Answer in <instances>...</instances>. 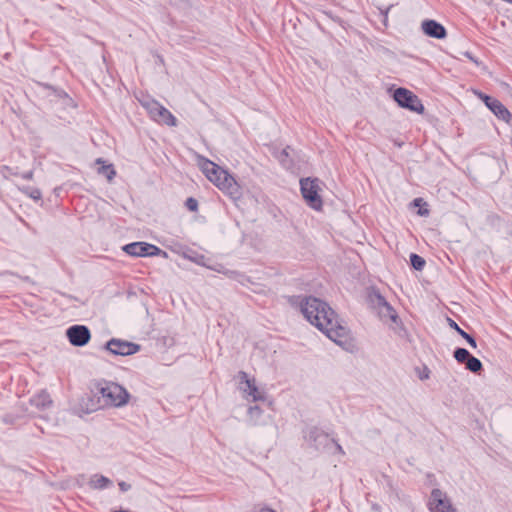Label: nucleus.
I'll return each mask as SVG.
<instances>
[{
    "mask_svg": "<svg viewBox=\"0 0 512 512\" xmlns=\"http://www.w3.org/2000/svg\"><path fill=\"white\" fill-rule=\"evenodd\" d=\"M304 317L329 339L343 348L349 344V330L341 325L334 310L324 301L315 297H306L301 303Z\"/></svg>",
    "mask_w": 512,
    "mask_h": 512,
    "instance_id": "obj_1",
    "label": "nucleus"
},
{
    "mask_svg": "<svg viewBox=\"0 0 512 512\" xmlns=\"http://www.w3.org/2000/svg\"><path fill=\"white\" fill-rule=\"evenodd\" d=\"M201 167L207 178L219 189L225 191L233 198L240 197V186L226 170L209 160H205Z\"/></svg>",
    "mask_w": 512,
    "mask_h": 512,
    "instance_id": "obj_2",
    "label": "nucleus"
},
{
    "mask_svg": "<svg viewBox=\"0 0 512 512\" xmlns=\"http://www.w3.org/2000/svg\"><path fill=\"white\" fill-rule=\"evenodd\" d=\"M99 393L106 405L115 407L125 405L129 398L126 389L114 382H105L99 388Z\"/></svg>",
    "mask_w": 512,
    "mask_h": 512,
    "instance_id": "obj_3",
    "label": "nucleus"
},
{
    "mask_svg": "<svg viewBox=\"0 0 512 512\" xmlns=\"http://www.w3.org/2000/svg\"><path fill=\"white\" fill-rule=\"evenodd\" d=\"M393 98L402 108L408 109L418 114L424 113L425 108L419 97L406 88L396 89Z\"/></svg>",
    "mask_w": 512,
    "mask_h": 512,
    "instance_id": "obj_4",
    "label": "nucleus"
},
{
    "mask_svg": "<svg viewBox=\"0 0 512 512\" xmlns=\"http://www.w3.org/2000/svg\"><path fill=\"white\" fill-rule=\"evenodd\" d=\"M142 106L147 110L153 120L168 126H176L177 120L173 114L155 100L142 101Z\"/></svg>",
    "mask_w": 512,
    "mask_h": 512,
    "instance_id": "obj_5",
    "label": "nucleus"
},
{
    "mask_svg": "<svg viewBox=\"0 0 512 512\" xmlns=\"http://www.w3.org/2000/svg\"><path fill=\"white\" fill-rule=\"evenodd\" d=\"M300 186L302 196L307 204L315 210H320L322 207V200L318 193V180L311 178L301 179Z\"/></svg>",
    "mask_w": 512,
    "mask_h": 512,
    "instance_id": "obj_6",
    "label": "nucleus"
},
{
    "mask_svg": "<svg viewBox=\"0 0 512 512\" xmlns=\"http://www.w3.org/2000/svg\"><path fill=\"white\" fill-rule=\"evenodd\" d=\"M69 342L76 347L85 346L91 339V333L85 325H73L66 330Z\"/></svg>",
    "mask_w": 512,
    "mask_h": 512,
    "instance_id": "obj_7",
    "label": "nucleus"
},
{
    "mask_svg": "<svg viewBox=\"0 0 512 512\" xmlns=\"http://www.w3.org/2000/svg\"><path fill=\"white\" fill-rule=\"evenodd\" d=\"M431 512H457L452 506L451 501L440 489H433L429 502Z\"/></svg>",
    "mask_w": 512,
    "mask_h": 512,
    "instance_id": "obj_8",
    "label": "nucleus"
},
{
    "mask_svg": "<svg viewBox=\"0 0 512 512\" xmlns=\"http://www.w3.org/2000/svg\"><path fill=\"white\" fill-rule=\"evenodd\" d=\"M123 250L127 254L136 257L154 256L161 252L160 248L157 246L145 242H134L127 244L123 247Z\"/></svg>",
    "mask_w": 512,
    "mask_h": 512,
    "instance_id": "obj_9",
    "label": "nucleus"
},
{
    "mask_svg": "<svg viewBox=\"0 0 512 512\" xmlns=\"http://www.w3.org/2000/svg\"><path fill=\"white\" fill-rule=\"evenodd\" d=\"M106 349L110 351L112 354L127 356L138 352L140 346L138 344L128 341L111 339L106 343Z\"/></svg>",
    "mask_w": 512,
    "mask_h": 512,
    "instance_id": "obj_10",
    "label": "nucleus"
},
{
    "mask_svg": "<svg viewBox=\"0 0 512 512\" xmlns=\"http://www.w3.org/2000/svg\"><path fill=\"white\" fill-rule=\"evenodd\" d=\"M373 304L378 308V313L383 321L391 320L397 323L398 315L391 305L380 294H374L372 297Z\"/></svg>",
    "mask_w": 512,
    "mask_h": 512,
    "instance_id": "obj_11",
    "label": "nucleus"
},
{
    "mask_svg": "<svg viewBox=\"0 0 512 512\" xmlns=\"http://www.w3.org/2000/svg\"><path fill=\"white\" fill-rule=\"evenodd\" d=\"M240 377L242 383L244 382L246 384V388H243V392L246 394L247 398L251 397L252 401H262L265 399L264 392L258 389L254 379H249L245 372H240Z\"/></svg>",
    "mask_w": 512,
    "mask_h": 512,
    "instance_id": "obj_12",
    "label": "nucleus"
},
{
    "mask_svg": "<svg viewBox=\"0 0 512 512\" xmlns=\"http://www.w3.org/2000/svg\"><path fill=\"white\" fill-rule=\"evenodd\" d=\"M421 28L427 36L432 38L444 39L447 35L445 27L435 20H424Z\"/></svg>",
    "mask_w": 512,
    "mask_h": 512,
    "instance_id": "obj_13",
    "label": "nucleus"
},
{
    "mask_svg": "<svg viewBox=\"0 0 512 512\" xmlns=\"http://www.w3.org/2000/svg\"><path fill=\"white\" fill-rule=\"evenodd\" d=\"M491 103H492V105L490 106L489 110L498 119L503 120L506 123H510V121L512 119V114L509 112V110L497 99Z\"/></svg>",
    "mask_w": 512,
    "mask_h": 512,
    "instance_id": "obj_14",
    "label": "nucleus"
},
{
    "mask_svg": "<svg viewBox=\"0 0 512 512\" xmlns=\"http://www.w3.org/2000/svg\"><path fill=\"white\" fill-rule=\"evenodd\" d=\"M30 403L38 410L43 411L51 407L52 400L47 392L41 391L39 394L30 399Z\"/></svg>",
    "mask_w": 512,
    "mask_h": 512,
    "instance_id": "obj_15",
    "label": "nucleus"
},
{
    "mask_svg": "<svg viewBox=\"0 0 512 512\" xmlns=\"http://www.w3.org/2000/svg\"><path fill=\"white\" fill-rule=\"evenodd\" d=\"M111 484V480L103 475H94L89 481V485L93 489H104Z\"/></svg>",
    "mask_w": 512,
    "mask_h": 512,
    "instance_id": "obj_16",
    "label": "nucleus"
},
{
    "mask_svg": "<svg viewBox=\"0 0 512 512\" xmlns=\"http://www.w3.org/2000/svg\"><path fill=\"white\" fill-rule=\"evenodd\" d=\"M448 321H449V326H450L451 328H453L454 330H456V331H457V333H458L461 337H463V338L467 341V343H468V344H469L473 349H475V348L477 347L476 341H475V339H474L471 335H469V334H468V333H466L463 329H461V328L458 326V324H457L455 321H453L452 319L448 318Z\"/></svg>",
    "mask_w": 512,
    "mask_h": 512,
    "instance_id": "obj_17",
    "label": "nucleus"
},
{
    "mask_svg": "<svg viewBox=\"0 0 512 512\" xmlns=\"http://www.w3.org/2000/svg\"><path fill=\"white\" fill-rule=\"evenodd\" d=\"M96 163L97 164H104V161L101 158H98L96 160ZM98 173L104 175L109 182H111L113 180V178L115 177V175H116V171H115V169H114L112 164L102 165L99 168Z\"/></svg>",
    "mask_w": 512,
    "mask_h": 512,
    "instance_id": "obj_18",
    "label": "nucleus"
},
{
    "mask_svg": "<svg viewBox=\"0 0 512 512\" xmlns=\"http://www.w3.org/2000/svg\"><path fill=\"white\" fill-rule=\"evenodd\" d=\"M465 365H466V369H468L469 371H471L473 373H478L479 371L482 370L481 361L472 355L467 359V361L465 362Z\"/></svg>",
    "mask_w": 512,
    "mask_h": 512,
    "instance_id": "obj_19",
    "label": "nucleus"
},
{
    "mask_svg": "<svg viewBox=\"0 0 512 512\" xmlns=\"http://www.w3.org/2000/svg\"><path fill=\"white\" fill-rule=\"evenodd\" d=\"M470 353L468 350H466L465 348H457L455 351H454V358L459 362V363H465L467 361V359L470 357Z\"/></svg>",
    "mask_w": 512,
    "mask_h": 512,
    "instance_id": "obj_20",
    "label": "nucleus"
},
{
    "mask_svg": "<svg viewBox=\"0 0 512 512\" xmlns=\"http://www.w3.org/2000/svg\"><path fill=\"white\" fill-rule=\"evenodd\" d=\"M410 261H411L412 266L416 270L420 271L425 266V260L421 256H419L417 254H411Z\"/></svg>",
    "mask_w": 512,
    "mask_h": 512,
    "instance_id": "obj_21",
    "label": "nucleus"
},
{
    "mask_svg": "<svg viewBox=\"0 0 512 512\" xmlns=\"http://www.w3.org/2000/svg\"><path fill=\"white\" fill-rule=\"evenodd\" d=\"M473 93H474V94H475L479 99H481V100L485 103V105H486V107H487L488 109H489V108H490V106L492 105V103H491V102H494V101L496 100L495 98H492V97H490V96H488V95H486V94H484L483 92L478 91V90H474V91H473Z\"/></svg>",
    "mask_w": 512,
    "mask_h": 512,
    "instance_id": "obj_22",
    "label": "nucleus"
},
{
    "mask_svg": "<svg viewBox=\"0 0 512 512\" xmlns=\"http://www.w3.org/2000/svg\"><path fill=\"white\" fill-rule=\"evenodd\" d=\"M261 413H262V410L260 409L259 406H251L248 409V414L251 419H258L260 417Z\"/></svg>",
    "mask_w": 512,
    "mask_h": 512,
    "instance_id": "obj_23",
    "label": "nucleus"
},
{
    "mask_svg": "<svg viewBox=\"0 0 512 512\" xmlns=\"http://www.w3.org/2000/svg\"><path fill=\"white\" fill-rule=\"evenodd\" d=\"M186 207L190 210V211H196L197 208H198V202L196 199L194 198H188L187 201H186Z\"/></svg>",
    "mask_w": 512,
    "mask_h": 512,
    "instance_id": "obj_24",
    "label": "nucleus"
},
{
    "mask_svg": "<svg viewBox=\"0 0 512 512\" xmlns=\"http://www.w3.org/2000/svg\"><path fill=\"white\" fill-rule=\"evenodd\" d=\"M29 196L33 198L34 200H39L41 198V192L39 189H32L29 192Z\"/></svg>",
    "mask_w": 512,
    "mask_h": 512,
    "instance_id": "obj_25",
    "label": "nucleus"
},
{
    "mask_svg": "<svg viewBox=\"0 0 512 512\" xmlns=\"http://www.w3.org/2000/svg\"><path fill=\"white\" fill-rule=\"evenodd\" d=\"M463 55L465 57H467L469 60H471L473 63H475L476 65L480 64V62L476 58H474L473 55L470 52L466 51V52L463 53Z\"/></svg>",
    "mask_w": 512,
    "mask_h": 512,
    "instance_id": "obj_26",
    "label": "nucleus"
},
{
    "mask_svg": "<svg viewBox=\"0 0 512 512\" xmlns=\"http://www.w3.org/2000/svg\"><path fill=\"white\" fill-rule=\"evenodd\" d=\"M119 488H120L121 491L126 492V491H128L131 488V486H130V484L122 481V482L119 483Z\"/></svg>",
    "mask_w": 512,
    "mask_h": 512,
    "instance_id": "obj_27",
    "label": "nucleus"
},
{
    "mask_svg": "<svg viewBox=\"0 0 512 512\" xmlns=\"http://www.w3.org/2000/svg\"><path fill=\"white\" fill-rule=\"evenodd\" d=\"M429 375H430V371H429V369H428V368H426V367H425V369H424L423 373H421V374L419 375V378H420L421 380H425V379H428V378H429Z\"/></svg>",
    "mask_w": 512,
    "mask_h": 512,
    "instance_id": "obj_28",
    "label": "nucleus"
},
{
    "mask_svg": "<svg viewBox=\"0 0 512 512\" xmlns=\"http://www.w3.org/2000/svg\"><path fill=\"white\" fill-rule=\"evenodd\" d=\"M32 177H33V172L32 171H29V172H26L25 174H23V178L24 179L31 180Z\"/></svg>",
    "mask_w": 512,
    "mask_h": 512,
    "instance_id": "obj_29",
    "label": "nucleus"
},
{
    "mask_svg": "<svg viewBox=\"0 0 512 512\" xmlns=\"http://www.w3.org/2000/svg\"><path fill=\"white\" fill-rule=\"evenodd\" d=\"M428 213H429V211L426 208L425 209H420L418 211V214L421 215V216H426V215H428Z\"/></svg>",
    "mask_w": 512,
    "mask_h": 512,
    "instance_id": "obj_30",
    "label": "nucleus"
},
{
    "mask_svg": "<svg viewBox=\"0 0 512 512\" xmlns=\"http://www.w3.org/2000/svg\"><path fill=\"white\" fill-rule=\"evenodd\" d=\"M414 205L415 206H420L421 203H422V199L421 198H416L414 201H413Z\"/></svg>",
    "mask_w": 512,
    "mask_h": 512,
    "instance_id": "obj_31",
    "label": "nucleus"
},
{
    "mask_svg": "<svg viewBox=\"0 0 512 512\" xmlns=\"http://www.w3.org/2000/svg\"><path fill=\"white\" fill-rule=\"evenodd\" d=\"M337 449L339 452L344 453L342 447L339 444L337 445Z\"/></svg>",
    "mask_w": 512,
    "mask_h": 512,
    "instance_id": "obj_32",
    "label": "nucleus"
}]
</instances>
